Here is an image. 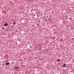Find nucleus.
I'll return each mask as SVG.
<instances>
[{"instance_id":"nucleus-8","label":"nucleus","mask_w":74,"mask_h":74,"mask_svg":"<svg viewBox=\"0 0 74 74\" xmlns=\"http://www.w3.org/2000/svg\"><path fill=\"white\" fill-rule=\"evenodd\" d=\"M50 17H51V16H50Z\"/></svg>"},{"instance_id":"nucleus-10","label":"nucleus","mask_w":74,"mask_h":74,"mask_svg":"<svg viewBox=\"0 0 74 74\" xmlns=\"http://www.w3.org/2000/svg\"><path fill=\"white\" fill-rule=\"evenodd\" d=\"M33 10V9H32V10Z\"/></svg>"},{"instance_id":"nucleus-5","label":"nucleus","mask_w":74,"mask_h":74,"mask_svg":"<svg viewBox=\"0 0 74 74\" xmlns=\"http://www.w3.org/2000/svg\"><path fill=\"white\" fill-rule=\"evenodd\" d=\"M61 41H63V39H62V38H61Z\"/></svg>"},{"instance_id":"nucleus-11","label":"nucleus","mask_w":74,"mask_h":74,"mask_svg":"<svg viewBox=\"0 0 74 74\" xmlns=\"http://www.w3.org/2000/svg\"><path fill=\"white\" fill-rule=\"evenodd\" d=\"M3 65H4V64H3Z\"/></svg>"},{"instance_id":"nucleus-6","label":"nucleus","mask_w":74,"mask_h":74,"mask_svg":"<svg viewBox=\"0 0 74 74\" xmlns=\"http://www.w3.org/2000/svg\"><path fill=\"white\" fill-rule=\"evenodd\" d=\"M14 25H15V22H14Z\"/></svg>"},{"instance_id":"nucleus-12","label":"nucleus","mask_w":74,"mask_h":74,"mask_svg":"<svg viewBox=\"0 0 74 74\" xmlns=\"http://www.w3.org/2000/svg\"><path fill=\"white\" fill-rule=\"evenodd\" d=\"M49 10H50V9H49Z\"/></svg>"},{"instance_id":"nucleus-7","label":"nucleus","mask_w":74,"mask_h":74,"mask_svg":"<svg viewBox=\"0 0 74 74\" xmlns=\"http://www.w3.org/2000/svg\"><path fill=\"white\" fill-rule=\"evenodd\" d=\"M3 29H4V28H3Z\"/></svg>"},{"instance_id":"nucleus-4","label":"nucleus","mask_w":74,"mask_h":74,"mask_svg":"<svg viewBox=\"0 0 74 74\" xmlns=\"http://www.w3.org/2000/svg\"><path fill=\"white\" fill-rule=\"evenodd\" d=\"M57 62H60V60L58 59L57 60Z\"/></svg>"},{"instance_id":"nucleus-3","label":"nucleus","mask_w":74,"mask_h":74,"mask_svg":"<svg viewBox=\"0 0 74 74\" xmlns=\"http://www.w3.org/2000/svg\"><path fill=\"white\" fill-rule=\"evenodd\" d=\"M65 66H66V64H64L63 65V67H66Z\"/></svg>"},{"instance_id":"nucleus-1","label":"nucleus","mask_w":74,"mask_h":74,"mask_svg":"<svg viewBox=\"0 0 74 74\" xmlns=\"http://www.w3.org/2000/svg\"><path fill=\"white\" fill-rule=\"evenodd\" d=\"M7 25H8V24L6 23L5 24L4 26H7Z\"/></svg>"},{"instance_id":"nucleus-2","label":"nucleus","mask_w":74,"mask_h":74,"mask_svg":"<svg viewBox=\"0 0 74 74\" xmlns=\"http://www.w3.org/2000/svg\"><path fill=\"white\" fill-rule=\"evenodd\" d=\"M10 64V63H9V62H8L7 63H6V65H8V64Z\"/></svg>"},{"instance_id":"nucleus-9","label":"nucleus","mask_w":74,"mask_h":74,"mask_svg":"<svg viewBox=\"0 0 74 74\" xmlns=\"http://www.w3.org/2000/svg\"><path fill=\"white\" fill-rule=\"evenodd\" d=\"M40 49V50H41V49Z\"/></svg>"}]
</instances>
